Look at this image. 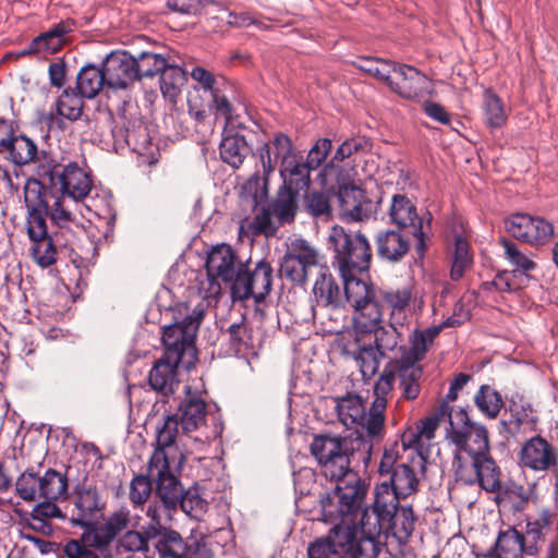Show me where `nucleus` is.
Returning <instances> with one entry per match:
<instances>
[{"label":"nucleus","mask_w":558,"mask_h":558,"mask_svg":"<svg viewBox=\"0 0 558 558\" xmlns=\"http://www.w3.org/2000/svg\"><path fill=\"white\" fill-rule=\"evenodd\" d=\"M483 110L485 123L490 129H498L505 124L507 114L504 102L492 89L484 92Z\"/></svg>","instance_id":"obj_55"},{"label":"nucleus","mask_w":558,"mask_h":558,"mask_svg":"<svg viewBox=\"0 0 558 558\" xmlns=\"http://www.w3.org/2000/svg\"><path fill=\"white\" fill-rule=\"evenodd\" d=\"M300 193L279 185L275 196L267 203L280 226L295 220L300 209Z\"/></svg>","instance_id":"obj_32"},{"label":"nucleus","mask_w":558,"mask_h":558,"mask_svg":"<svg viewBox=\"0 0 558 558\" xmlns=\"http://www.w3.org/2000/svg\"><path fill=\"white\" fill-rule=\"evenodd\" d=\"M450 414H454L452 407L447 402H440L432 416L421 420L415 428H417V434L421 436L422 440H432L435 437V432L439 426V422L447 416L450 421Z\"/></svg>","instance_id":"obj_63"},{"label":"nucleus","mask_w":558,"mask_h":558,"mask_svg":"<svg viewBox=\"0 0 558 558\" xmlns=\"http://www.w3.org/2000/svg\"><path fill=\"white\" fill-rule=\"evenodd\" d=\"M225 333L228 335L229 349L234 354L242 353L248 349L251 335L244 316L241 317L240 322L232 323Z\"/></svg>","instance_id":"obj_64"},{"label":"nucleus","mask_w":558,"mask_h":558,"mask_svg":"<svg viewBox=\"0 0 558 558\" xmlns=\"http://www.w3.org/2000/svg\"><path fill=\"white\" fill-rule=\"evenodd\" d=\"M515 271L499 270L493 280L484 281L480 286L483 293L497 291L501 293H513L527 286V283L515 275Z\"/></svg>","instance_id":"obj_50"},{"label":"nucleus","mask_w":558,"mask_h":558,"mask_svg":"<svg viewBox=\"0 0 558 558\" xmlns=\"http://www.w3.org/2000/svg\"><path fill=\"white\" fill-rule=\"evenodd\" d=\"M108 504V493L105 485L92 480H83L75 485L71 496V515L69 524L84 531L90 530L99 519H102Z\"/></svg>","instance_id":"obj_8"},{"label":"nucleus","mask_w":558,"mask_h":558,"mask_svg":"<svg viewBox=\"0 0 558 558\" xmlns=\"http://www.w3.org/2000/svg\"><path fill=\"white\" fill-rule=\"evenodd\" d=\"M341 214L353 221H362L369 216L368 201L365 191L353 185H343L335 191Z\"/></svg>","instance_id":"obj_28"},{"label":"nucleus","mask_w":558,"mask_h":558,"mask_svg":"<svg viewBox=\"0 0 558 558\" xmlns=\"http://www.w3.org/2000/svg\"><path fill=\"white\" fill-rule=\"evenodd\" d=\"M107 88V78L102 65H84L76 75V90L81 97L94 99L104 88Z\"/></svg>","instance_id":"obj_36"},{"label":"nucleus","mask_w":558,"mask_h":558,"mask_svg":"<svg viewBox=\"0 0 558 558\" xmlns=\"http://www.w3.org/2000/svg\"><path fill=\"white\" fill-rule=\"evenodd\" d=\"M520 459L524 466L534 471H547L557 464L555 448L541 436L532 437L523 445Z\"/></svg>","instance_id":"obj_25"},{"label":"nucleus","mask_w":558,"mask_h":558,"mask_svg":"<svg viewBox=\"0 0 558 558\" xmlns=\"http://www.w3.org/2000/svg\"><path fill=\"white\" fill-rule=\"evenodd\" d=\"M447 438L456 446V480L465 485L478 484L488 493L501 488V471L490 454L487 428L470 420L464 409L450 414Z\"/></svg>","instance_id":"obj_1"},{"label":"nucleus","mask_w":558,"mask_h":558,"mask_svg":"<svg viewBox=\"0 0 558 558\" xmlns=\"http://www.w3.org/2000/svg\"><path fill=\"white\" fill-rule=\"evenodd\" d=\"M332 482H336L335 488L320 497L322 513L326 522L345 523L363 510L369 484L355 471Z\"/></svg>","instance_id":"obj_5"},{"label":"nucleus","mask_w":558,"mask_h":558,"mask_svg":"<svg viewBox=\"0 0 558 558\" xmlns=\"http://www.w3.org/2000/svg\"><path fill=\"white\" fill-rule=\"evenodd\" d=\"M332 189H308L303 196V204L306 213L313 218L328 220L332 217Z\"/></svg>","instance_id":"obj_37"},{"label":"nucleus","mask_w":558,"mask_h":558,"mask_svg":"<svg viewBox=\"0 0 558 558\" xmlns=\"http://www.w3.org/2000/svg\"><path fill=\"white\" fill-rule=\"evenodd\" d=\"M507 400L508 411L511 417L509 421L502 420L500 424L508 433L515 434L520 430L521 426L529 421L533 409L531 403L519 392L511 395Z\"/></svg>","instance_id":"obj_43"},{"label":"nucleus","mask_w":558,"mask_h":558,"mask_svg":"<svg viewBox=\"0 0 558 558\" xmlns=\"http://www.w3.org/2000/svg\"><path fill=\"white\" fill-rule=\"evenodd\" d=\"M525 530L521 532L525 556L534 557L548 541L544 558H558V514L550 509H542L537 514H529Z\"/></svg>","instance_id":"obj_9"},{"label":"nucleus","mask_w":558,"mask_h":558,"mask_svg":"<svg viewBox=\"0 0 558 558\" xmlns=\"http://www.w3.org/2000/svg\"><path fill=\"white\" fill-rule=\"evenodd\" d=\"M355 312L354 328L357 336L371 335L383 325V312L376 300L371 301L360 310H355Z\"/></svg>","instance_id":"obj_47"},{"label":"nucleus","mask_w":558,"mask_h":558,"mask_svg":"<svg viewBox=\"0 0 558 558\" xmlns=\"http://www.w3.org/2000/svg\"><path fill=\"white\" fill-rule=\"evenodd\" d=\"M353 541L354 529L337 523L325 535L308 543L307 558H355Z\"/></svg>","instance_id":"obj_16"},{"label":"nucleus","mask_w":558,"mask_h":558,"mask_svg":"<svg viewBox=\"0 0 558 558\" xmlns=\"http://www.w3.org/2000/svg\"><path fill=\"white\" fill-rule=\"evenodd\" d=\"M389 218L399 229H410L416 240L415 251L420 256L426 252V239L432 229L433 216L429 211L417 214L414 203L403 194H395L388 211Z\"/></svg>","instance_id":"obj_11"},{"label":"nucleus","mask_w":558,"mask_h":558,"mask_svg":"<svg viewBox=\"0 0 558 558\" xmlns=\"http://www.w3.org/2000/svg\"><path fill=\"white\" fill-rule=\"evenodd\" d=\"M393 377H398L401 397L405 400H415L421 392V379L423 367L415 362L402 359L391 360L389 362Z\"/></svg>","instance_id":"obj_29"},{"label":"nucleus","mask_w":558,"mask_h":558,"mask_svg":"<svg viewBox=\"0 0 558 558\" xmlns=\"http://www.w3.org/2000/svg\"><path fill=\"white\" fill-rule=\"evenodd\" d=\"M310 451L317 461L319 473L329 481L353 472V460H362L367 466L372 458V445L357 432L348 436L332 433L314 435Z\"/></svg>","instance_id":"obj_2"},{"label":"nucleus","mask_w":558,"mask_h":558,"mask_svg":"<svg viewBox=\"0 0 558 558\" xmlns=\"http://www.w3.org/2000/svg\"><path fill=\"white\" fill-rule=\"evenodd\" d=\"M473 256L470 252V244L462 234L454 236V247L451 257L450 278L453 281L460 280L465 271L471 268Z\"/></svg>","instance_id":"obj_49"},{"label":"nucleus","mask_w":558,"mask_h":558,"mask_svg":"<svg viewBox=\"0 0 558 558\" xmlns=\"http://www.w3.org/2000/svg\"><path fill=\"white\" fill-rule=\"evenodd\" d=\"M130 130L131 129L125 128L124 124H116L111 130L114 145H128L129 147H132L134 150L146 149L150 143L146 126L143 124L138 125V132L143 133V140L136 138V131Z\"/></svg>","instance_id":"obj_58"},{"label":"nucleus","mask_w":558,"mask_h":558,"mask_svg":"<svg viewBox=\"0 0 558 558\" xmlns=\"http://www.w3.org/2000/svg\"><path fill=\"white\" fill-rule=\"evenodd\" d=\"M107 78V88L111 90H126L137 81L134 56L125 50H116L102 61Z\"/></svg>","instance_id":"obj_21"},{"label":"nucleus","mask_w":558,"mask_h":558,"mask_svg":"<svg viewBox=\"0 0 558 558\" xmlns=\"http://www.w3.org/2000/svg\"><path fill=\"white\" fill-rule=\"evenodd\" d=\"M206 271L211 289L219 292L220 282L229 286L233 293L234 282L243 270L244 264L239 260L231 245L222 243L214 246L207 255Z\"/></svg>","instance_id":"obj_17"},{"label":"nucleus","mask_w":558,"mask_h":558,"mask_svg":"<svg viewBox=\"0 0 558 558\" xmlns=\"http://www.w3.org/2000/svg\"><path fill=\"white\" fill-rule=\"evenodd\" d=\"M159 75L160 90L163 97L175 102L178 96L181 94L182 87L187 81L185 71L179 65L168 61L165 70H161Z\"/></svg>","instance_id":"obj_42"},{"label":"nucleus","mask_w":558,"mask_h":558,"mask_svg":"<svg viewBox=\"0 0 558 558\" xmlns=\"http://www.w3.org/2000/svg\"><path fill=\"white\" fill-rule=\"evenodd\" d=\"M26 231L32 242L31 256L43 268L54 265L59 251L66 248L73 242L61 233L49 231L47 220L39 216L33 219L26 218Z\"/></svg>","instance_id":"obj_12"},{"label":"nucleus","mask_w":558,"mask_h":558,"mask_svg":"<svg viewBox=\"0 0 558 558\" xmlns=\"http://www.w3.org/2000/svg\"><path fill=\"white\" fill-rule=\"evenodd\" d=\"M175 509L166 508L158 499L147 506L145 515L149 523L144 526L157 537L155 549L160 558H215L207 539L187 538L167 526L173 520Z\"/></svg>","instance_id":"obj_3"},{"label":"nucleus","mask_w":558,"mask_h":558,"mask_svg":"<svg viewBox=\"0 0 558 558\" xmlns=\"http://www.w3.org/2000/svg\"><path fill=\"white\" fill-rule=\"evenodd\" d=\"M505 226L513 238L531 245H544L554 236V227L549 221L527 214L511 215Z\"/></svg>","instance_id":"obj_19"},{"label":"nucleus","mask_w":558,"mask_h":558,"mask_svg":"<svg viewBox=\"0 0 558 558\" xmlns=\"http://www.w3.org/2000/svg\"><path fill=\"white\" fill-rule=\"evenodd\" d=\"M69 481L65 474L48 469L39 481V497L44 499H60L68 495Z\"/></svg>","instance_id":"obj_46"},{"label":"nucleus","mask_w":558,"mask_h":558,"mask_svg":"<svg viewBox=\"0 0 558 558\" xmlns=\"http://www.w3.org/2000/svg\"><path fill=\"white\" fill-rule=\"evenodd\" d=\"M182 362L177 356L173 359L160 356L148 373L147 383L149 388L160 395L163 402H167L180 385L178 367Z\"/></svg>","instance_id":"obj_23"},{"label":"nucleus","mask_w":558,"mask_h":558,"mask_svg":"<svg viewBox=\"0 0 558 558\" xmlns=\"http://www.w3.org/2000/svg\"><path fill=\"white\" fill-rule=\"evenodd\" d=\"M83 98L80 92L71 87L65 88L57 100L58 114L68 120L75 121L81 118L83 112Z\"/></svg>","instance_id":"obj_57"},{"label":"nucleus","mask_w":558,"mask_h":558,"mask_svg":"<svg viewBox=\"0 0 558 558\" xmlns=\"http://www.w3.org/2000/svg\"><path fill=\"white\" fill-rule=\"evenodd\" d=\"M329 246L333 251L335 263L342 277L367 271L372 263V247L361 232H348L341 226L331 228L328 235Z\"/></svg>","instance_id":"obj_6"},{"label":"nucleus","mask_w":558,"mask_h":558,"mask_svg":"<svg viewBox=\"0 0 558 558\" xmlns=\"http://www.w3.org/2000/svg\"><path fill=\"white\" fill-rule=\"evenodd\" d=\"M380 299L389 310V320L392 322V325L409 324L413 300V289L411 287L383 290L380 291Z\"/></svg>","instance_id":"obj_30"},{"label":"nucleus","mask_w":558,"mask_h":558,"mask_svg":"<svg viewBox=\"0 0 558 558\" xmlns=\"http://www.w3.org/2000/svg\"><path fill=\"white\" fill-rule=\"evenodd\" d=\"M8 159L16 166H26L34 162L46 163L49 159L46 153L39 151L37 144L26 135H15L11 138L10 145L4 151Z\"/></svg>","instance_id":"obj_33"},{"label":"nucleus","mask_w":558,"mask_h":558,"mask_svg":"<svg viewBox=\"0 0 558 558\" xmlns=\"http://www.w3.org/2000/svg\"><path fill=\"white\" fill-rule=\"evenodd\" d=\"M440 327H428L423 330L415 329L409 337V348L401 347L402 355L400 359L410 362L420 363L426 356L428 348L439 336Z\"/></svg>","instance_id":"obj_35"},{"label":"nucleus","mask_w":558,"mask_h":558,"mask_svg":"<svg viewBox=\"0 0 558 558\" xmlns=\"http://www.w3.org/2000/svg\"><path fill=\"white\" fill-rule=\"evenodd\" d=\"M388 486L404 499L418 490V478L412 466L405 463L398 464L396 470L386 480Z\"/></svg>","instance_id":"obj_39"},{"label":"nucleus","mask_w":558,"mask_h":558,"mask_svg":"<svg viewBox=\"0 0 558 558\" xmlns=\"http://www.w3.org/2000/svg\"><path fill=\"white\" fill-rule=\"evenodd\" d=\"M312 171L313 169L299 155L286 165H280L279 174L282 181L280 185L301 194L310 189Z\"/></svg>","instance_id":"obj_34"},{"label":"nucleus","mask_w":558,"mask_h":558,"mask_svg":"<svg viewBox=\"0 0 558 558\" xmlns=\"http://www.w3.org/2000/svg\"><path fill=\"white\" fill-rule=\"evenodd\" d=\"M500 243L505 250V257L514 267L511 271H515V275L527 283L533 279L530 271L534 270L537 264L525 253L521 252L513 241L502 239Z\"/></svg>","instance_id":"obj_45"},{"label":"nucleus","mask_w":558,"mask_h":558,"mask_svg":"<svg viewBox=\"0 0 558 558\" xmlns=\"http://www.w3.org/2000/svg\"><path fill=\"white\" fill-rule=\"evenodd\" d=\"M319 265V253L304 239H294L280 262L279 272L295 286H305L313 267Z\"/></svg>","instance_id":"obj_14"},{"label":"nucleus","mask_w":558,"mask_h":558,"mask_svg":"<svg viewBox=\"0 0 558 558\" xmlns=\"http://www.w3.org/2000/svg\"><path fill=\"white\" fill-rule=\"evenodd\" d=\"M365 404L357 395L348 393L336 399V412L339 421L347 427L357 425L365 414Z\"/></svg>","instance_id":"obj_44"},{"label":"nucleus","mask_w":558,"mask_h":558,"mask_svg":"<svg viewBox=\"0 0 558 558\" xmlns=\"http://www.w3.org/2000/svg\"><path fill=\"white\" fill-rule=\"evenodd\" d=\"M135 60V71L137 72V81L143 77H154L165 70L166 63L169 59L165 58L160 53L142 51Z\"/></svg>","instance_id":"obj_59"},{"label":"nucleus","mask_w":558,"mask_h":558,"mask_svg":"<svg viewBox=\"0 0 558 558\" xmlns=\"http://www.w3.org/2000/svg\"><path fill=\"white\" fill-rule=\"evenodd\" d=\"M153 539L157 541V537L143 527L142 531L128 530L119 537L118 543L125 551L146 554L149 551V542Z\"/></svg>","instance_id":"obj_61"},{"label":"nucleus","mask_w":558,"mask_h":558,"mask_svg":"<svg viewBox=\"0 0 558 558\" xmlns=\"http://www.w3.org/2000/svg\"><path fill=\"white\" fill-rule=\"evenodd\" d=\"M477 409L488 418H496L505 405L501 395L489 385H482L474 396Z\"/></svg>","instance_id":"obj_51"},{"label":"nucleus","mask_w":558,"mask_h":558,"mask_svg":"<svg viewBox=\"0 0 558 558\" xmlns=\"http://www.w3.org/2000/svg\"><path fill=\"white\" fill-rule=\"evenodd\" d=\"M388 86L403 98H422L432 92L429 78L408 64H396Z\"/></svg>","instance_id":"obj_22"},{"label":"nucleus","mask_w":558,"mask_h":558,"mask_svg":"<svg viewBox=\"0 0 558 558\" xmlns=\"http://www.w3.org/2000/svg\"><path fill=\"white\" fill-rule=\"evenodd\" d=\"M360 513L359 524L355 523V517L344 523L347 526L354 529L355 558H377L378 538L383 533H389L392 517L376 511L372 506L363 508Z\"/></svg>","instance_id":"obj_10"},{"label":"nucleus","mask_w":558,"mask_h":558,"mask_svg":"<svg viewBox=\"0 0 558 558\" xmlns=\"http://www.w3.org/2000/svg\"><path fill=\"white\" fill-rule=\"evenodd\" d=\"M220 157L223 162L238 169L250 153V147L243 135L230 134L223 136L219 146Z\"/></svg>","instance_id":"obj_40"},{"label":"nucleus","mask_w":558,"mask_h":558,"mask_svg":"<svg viewBox=\"0 0 558 558\" xmlns=\"http://www.w3.org/2000/svg\"><path fill=\"white\" fill-rule=\"evenodd\" d=\"M37 174L46 189L62 193L73 201L84 199L93 186L90 175L75 161L61 165L49 159L46 163L38 165Z\"/></svg>","instance_id":"obj_7"},{"label":"nucleus","mask_w":558,"mask_h":558,"mask_svg":"<svg viewBox=\"0 0 558 558\" xmlns=\"http://www.w3.org/2000/svg\"><path fill=\"white\" fill-rule=\"evenodd\" d=\"M185 398L179 403V421L184 434L192 433L206 424L207 404L197 393L192 392L190 386H185Z\"/></svg>","instance_id":"obj_26"},{"label":"nucleus","mask_w":558,"mask_h":558,"mask_svg":"<svg viewBox=\"0 0 558 558\" xmlns=\"http://www.w3.org/2000/svg\"><path fill=\"white\" fill-rule=\"evenodd\" d=\"M343 287V305L348 303L354 310H360L375 300L374 288L367 282L355 278V275L342 277Z\"/></svg>","instance_id":"obj_38"},{"label":"nucleus","mask_w":558,"mask_h":558,"mask_svg":"<svg viewBox=\"0 0 558 558\" xmlns=\"http://www.w3.org/2000/svg\"><path fill=\"white\" fill-rule=\"evenodd\" d=\"M147 471L154 475L155 497L165 504L166 508L178 511L180 498L184 497V487L171 472L166 452L155 450L147 463Z\"/></svg>","instance_id":"obj_15"},{"label":"nucleus","mask_w":558,"mask_h":558,"mask_svg":"<svg viewBox=\"0 0 558 558\" xmlns=\"http://www.w3.org/2000/svg\"><path fill=\"white\" fill-rule=\"evenodd\" d=\"M497 558H522L525 556L521 532L509 527L498 534L496 541Z\"/></svg>","instance_id":"obj_48"},{"label":"nucleus","mask_w":558,"mask_h":558,"mask_svg":"<svg viewBox=\"0 0 558 558\" xmlns=\"http://www.w3.org/2000/svg\"><path fill=\"white\" fill-rule=\"evenodd\" d=\"M259 160L263 171L271 174L276 167L286 165L299 154L294 151V145L290 136L282 132H277L268 143L258 148Z\"/></svg>","instance_id":"obj_24"},{"label":"nucleus","mask_w":558,"mask_h":558,"mask_svg":"<svg viewBox=\"0 0 558 558\" xmlns=\"http://www.w3.org/2000/svg\"><path fill=\"white\" fill-rule=\"evenodd\" d=\"M389 533H392L399 541H408L414 532L416 517L411 506H401L395 513H391Z\"/></svg>","instance_id":"obj_52"},{"label":"nucleus","mask_w":558,"mask_h":558,"mask_svg":"<svg viewBox=\"0 0 558 558\" xmlns=\"http://www.w3.org/2000/svg\"><path fill=\"white\" fill-rule=\"evenodd\" d=\"M359 70L385 82L387 85L397 63L374 57H359L353 63Z\"/></svg>","instance_id":"obj_54"},{"label":"nucleus","mask_w":558,"mask_h":558,"mask_svg":"<svg viewBox=\"0 0 558 558\" xmlns=\"http://www.w3.org/2000/svg\"><path fill=\"white\" fill-rule=\"evenodd\" d=\"M384 402H372L369 411L363 414L359 426L365 430L366 439L372 446L373 441H379L385 436L386 409H383Z\"/></svg>","instance_id":"obj_41"},{"label":"nucleus","mask_w":558,"mask_h":558,"mask_svg":"<svg viewBox=\"0 0 558 558\" xmlns=\"http://www.w3.org/2000/svg\"><path fill=\"white\" fill-rule=\"evenodd\" d=\"M154 475L136 474L130 482L129 500L134 508L144 506L154 489Z\"/></svg>","instance_id":"obj_60"},{"label":"nucleus","mask_w":558,"mask_h":558,"mask_svg":"<svg viewBox=\"0 0 558 558\" xmlns=\"http://www.w3.org/2000/svg\"><path fill=\"white\" fill-rule=\"evenodd\" d=\"M403 497H399V494L392 489L391 486H388L386 482H380L375 487L374 493V501L372 507L384 513L387 517H391L395 511H397L400 506L399 502Z\"/></svg>","instance_id":"obj_56"},{"label":"nucleus","mask_w":558,"mask_h":558,"mask_svg":"<svg viewBox=\"0 0 558 558\" xmlns=\"http://www.w3.org/2000/svg\"><path fill=\"white\" fill-rule=\"evenodd\" d=\"M66 198L62 193L46 189L45 183L38 179L31 178L24 186L26 218L39 216L46 220L49 217L56 232L74 240L84 227L77 215L70 209Z\"/></svg>","instance_id":"obj_4"},{"label":"nucleus","mask_w":558,"mask_h":558,"mask_svg":"<svg viewBox=\"0 0 558 558\" xmlns=\"http://www.w3.org/2000/svg\"><path fill=\"white\" fill-rule=\"evenodd\" d=\"M274 269L266 259L256 263L253 270L244 265L238 281L234 282L232 299L244 301L253 298L256 303L263 302L272 288Z\"/></svg>","instance_id":"obj_18"},{"label":"nucleus","mask_w":558,"mask_h":558,"mask_svg":"<svg viewBox=\"0 0 558 558\" xmlns=\"http://www.w3.org/2000/svg\"><path fill=\"white\" fill-rule=\"evenodd\" d=\"M313 293L318 306L343 307V291L327 267H320Z\"/></svg>","instance_id":"obj_31"},{"label":"nucleus","mask_w":558,"mask_h":558,"mask_svg":"<svg viewBox=\"0 0 558 558\" xmlns=\"http://www.w3.org/2000/svg\"><path fill=\"white\" fill-rule=\"evenodd\" d=\"M131 525V511L122 506L112 511L101 524L98 522L90 529L84 531L87 541L90 539L93 547L97 551L104 553L109 550L113 541L125 533Z\"/></svg>","instance_id":"obj_20"},{"label":"nucleus","mask_w":558,"mask_h":558,"mask_svg":"<svg viewBox=\"0 0 558 558\" xmlns=\"http://www.w3.org/2000/svg\"><path fill=\"white\" fill-rule=\"evenodd\" d=\"M405 325H392L389 320L387 326H379L372 333L375 336L374 347L377 349L380 356H385L386 352L393 351L402 340L401 329Z\"/></svg>","instance_id":"obj_53"},{"label":"nucleus","mask_w":558,"mask_h":558,"mask_svg":"<svg viewBox=\"0 0 558 558\" xmlns=\"http://www.w3.org/2000/svg\"><path fill=\"white\" fill-rule=\"evenodd\" d=\"M352 357L355 360L363 377L374 376L380 364V354L377 349L372 344H364L359 347L356 352L352 353Z\"/></svg>","instance_id":"obj_62"},{"label":"nucleus","mask_w":558,"mask_h":558,"mask_svg":"<svg viewBox=\"0 0 558 558\" xmlns=\"http://www.w3.org/2000/svg\"><path fill=\"white\" fill-rule=\"evenodd\" d=\"M374 242L378 257L389 263L401 262L411 246L409 238L393 229L378 231Z\"/></svg>","instance_id":"obj_27"},{"label":"nucleus","mask_w":558,"mask_h":558,"mask_svg":"<svg viewBox=\"0 0 558 558\" xmlns=\"http://www.w3.org/2000/svg\"><path fill=\"white\" fill-rule=\"evenodd\" d=\"M205 316L202 305L196 306L193 312L186 315L181 322L163 328L162 344L165 357H179L183 361L186 353H194V338Z\"/></svg>","instance_id":"obj_13"}]
</instances>
